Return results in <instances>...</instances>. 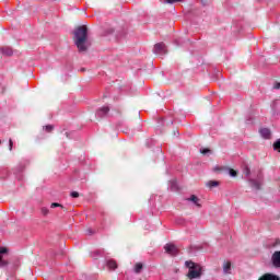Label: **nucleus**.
Returning a JSON list of instances; mask_svg holds the SVG:
<instances>
[{
	"label": "nucleus",
	"instance_id": "f257e3e1",
	"mask_svg": "<svg viewBox=\"0 0 280 280\" xmlns=\"http://www.w3.org/2000/svg\"><path fill=\"white\" fill-rule=\"evenodd\" d=\"M73 40L79 51H86L91 47L86 26H79L75 28Z\"/></svg>",
	"mask_w": 280,
	"mask_h": 280
},
{
	"label": "nucleus",
	"instance_id": "f03ea898",
	"mask_svg": "<svg viewBox=\"0 0 280 280\" xmlns=\"http://www.w3.org/2000/svg\"><path fill=\"white\" fill-rule=\"evenodd\" d=\"M186 268H188V273L187 277L190 280L194 279H200V277H202V266L191 261V260H187L185 262Z\"/></svg>",
	"mask_w": 280,
	"mask_h": 280
},
{
	"label": "nucleus",
	"instance_id": "7ed1b4c3",
	"mask_svg": "<svg viewBox=\"0 0 280 280\" xmlns=\"http://www.w3.org/2000/svg\"><path fill=\"white\" fill-rule=\"evenodd\" d=\"M153 54H156L158 56H163L167 54V48L165 47V44L163 43L155 44L153 48Z\"/></svg>",
	"mask_w": 280,
	"mask_h": 280
},
{
	"label": "nucleus",
	"instance_id": "20e7f679",
	"mask_svg": "<svg viewBox=\"0 0 280 280\" xmlns=\"http://www.w3.org/2000/svg\"><path fill=\"white\" fill-rule=\"evenodd\" d=\"M164 250L165 253H167V255H171L172 257H176V255H178V247H176V245L174 244H166L164 246Z\"/></svg>",
	"mask_w": 280,
	"mask_h": 280
},
{
	"label": "nucleus",
	"instance_id": "39448f33",
	"mask_svg": "<svg viewBox=\"0 0 280 280\" xmlns=\"http://www.w3.org/2000/svg\"><path fill=\"white\" fill-rule=\"evenodd\" d=\"M271 261H272L275 268H280V250L273 253V255L271 257Z\"/></svg>",
	"mask_w": 280,
	"mask_h": 280
},
{
	"label": "nucleus",
	"instance_id": "423d86ee",
	"mask_svg": "<svg viewBox=\"0 0 280 280\" xmlns=\"http://www.w3.org/2000/svg\"><path fill=\"white\" fill-rule=\"evenodd\" d=\"M186 200L188 202H192V205H195V207H202V205L200 203V198H198V196H196V195H191Z\"/></svg>",
	"mask_w": 280,
	"mask_h": 280
},
{
	"label": "nucleus",
	"instance_id": "0eeeda50",
	"mask_svg": "<svg viewBox=\"0 0 280 280\" xmlns=\"http://www.w3.org/2000/svg\"><path fill=\"white\" fill-rule=\"evenodd\" d=\"M260 136L262 137V139H270V137H272V133L270 132V129L262 128L260 129Z\"/></svg>",
	"mask_w": 280,
	"mask_h": 280
},
{
	"label": "nucleus",
	"instance_id": "6e6552de",
	"mask_svg": "<svg viewBox=\"0 0 280 280\" xmlns=\"http://www.w3.org/2000/svg\"><path fill=\"white\" fill-rule=\"evenodd\" d=\"M258 280H279V278L272 273H266L260 277Z\"/></svg>",
	"mask_w": 280,
	"mask_h": 280
},
{
	"label": "nucleus",
	"instance_id": "1a4fd4ad",
	"mask_svg": "<svg viewBox=\"0 0 280 280\" xmlns=\"http://www.w3.org/2000/svg\"><path fill=\"white\" fill-rule=\"evenodd\" d=\"M223 272L224 275H231V261H225L223 264Z\"/></svg>",
	"mask_w": 280,
	"mask_h": 280
},
{
	"label": "nucleus",
	"instance_id": "9d476101",
	"mask_svg": "<svg viewBox=\"0 0 280 280\" xmlns=\"http://www.w3.org/2000/svg\"><path fill=\"white\" fill-rule=\"evenodd\" d=\"M108 110H110L108 107L106 106L102 107L101 109L97 110L98 117H104V115H106Z\"/></svg>",
	"mask_w": 280,
	"mask_h": 280
},
{
	"label": "nucleus",
	"instance_id": "9b49d317",
	"mask_svg": "<svg viewBox=\"0 0 280 280\" xmlns=\"http://www.w3.org/2000/svg\"><path fill=\"white\" fill-rule=\"evenodd\" d=\"M107 268H109V270H115L117 268V262L115 260H108Z\"/></svg>",
	"mask_w": 280,
	"mask_h": 280
},
{
	"label": "nucleus",
	"instance_id": "f8f14e48",
	"mask_svg": "<svg viewBox=\"0 0 280 280\" xmlns=\"http://www.w3.org/2000/svg\"><path fill=\"white\" fill-rule=\"evenodd\" d=\"M141 270H143V264H141V262L136 264V266H135V272H136L137 275H139V272H141Z\"/></svg>",
	"mask_w": 280,
	"mask_h": 280
},
{
	"label": "nucleus",
	"instance_id": "ddd939ff",
	"mask_svg": "<svg viewBox=\"0 0 280 280\" xmlns=\"http://www.w3.org/2000/svg\"><path fill=\"white\" fill-rule=\"evenodd\" d=\"M273 150L280 153V139L273 142Z\"/></svg>",
	"mask_w": 280,
	"mask_h": 280
},
{
	"label": "nucleus",
	"instance_id": "4468645a",
	"mask_svg": "<svg viewBox=\"0 0 280 280\" xmlns=\"http://www.w3.org/2000/svg\"><path fill=\"white\" fill-rule=\"evenodd\" d=\"M252 187L254 189H261V184L257 180H252Z\"/></svg>",
	"mask_w": 280,
	"mask_h": 280
},
{
	"label": "nucleus",
	"instance_id": "2eb2a0df",
	"mask_svg": "<svg viewBox=\"0 0 280 280\" xmlns=\"http://www.w3.org/2000/svg\"><path fill=\"white\" fill-rule=\"evenodd\" d=\"M1 51L5 56H12V49H10V48H2Z\"/></svg>",
	"mask_w": 280,
	"mask_h": 280
},
{
	"label": "nucleus",
	"instance_id": "dca6fc26",
	"mask_svg": "<svg viewBox=\"0 0 280 280\" xmlns=\"http://www.w3.org/2000/svg\"><path fill=\"white\" fill-rule=\"evenodd\" d=\"M185 0H163V3H180Z\"/></svg>",
	"mask_w": 280,
	"mask_h": 280
},
{
	"label": "nucleus",
	"instance_id": "f3484780",
	"mask_svg": "<svg viewBox=\"0 0 280 280\" xmlns=\"http://www.w3.org/2000/svg\"><path fill=\"white\" fill-rule=\"evenodd\" d=\"M218 185H219V183L215 182V180H210V182H208V184H207L208 187H218Z\"/></svg>",
	"mask_w": 280,
	"mask_h": 280
},
{
	"label": "nucleus",
	"instance_id": "a211bd4d",
	"mask_svg": "<svg viewBox=\"0 0 280 280\" xmlns=\"http://www.w3.org/2000/svg\"><path fill=\"white\" fill-rule=\"evenodd\" d=\"M229 174L230 176H232L233 178H235V176H237V171L233 170V168H229Z\"/></svg>",
	"mask_w": 280,
	"mask_h": 280
},
{
	"label": "nucleus",
	"instance_id": "6ab92c4d",
	"mask_svg": "<svg viewBox=\"0 0 280 280\" xmlns=\"http://www.w3.org/2000/svg\"><path fill=\"white\" fill-rule=\"evenodd\" d=\"M42 215H49V209L48 208H42Z\"/></svg>",
	"mask_w": 280,
	"mask_h": 280
},
{
	"label": "nucleus",
	"instance_id": "aec40b11",
	"mask_svg": "<svg viewBox=\"0 0 280 280\" xmlns=\"http://www.w3.org/2000/svg\"><path fill=\"white\" fill-rule=\"evenodd\" d=\"M56 207H60L61 209H63L62 205H60V203H58V202H52V203L50 205V208H51V209H56Z\"/></svg>",
	"mask_w": 280,
	"mask_h": 280
},
{
	"label": "nucleus",
	"instance_id": "412c9836",
	"mask_svg": "<svg viewBox=\"0 0 280 280\" xmlns=\"http://www.w3.org/2000/svg\"><path fill=\"white\" fill-rule=\"evenodd\" d=\"M44 129L46 130V132H51L54 130V126L48 125V126H45Z\"/></svg>",
	"mask_w": 280,
	"mask_h": 280
},
{
	"label": "nucleus",
	"instance_id": "4be33fe9",
	"mask_svg": "<svg viewBox=\"0 0 280 280\" xmlns=\"http://www.w3.org/2000/svg\"><path fill=\"white\" fill-rule=\"evenodd\" d=\"M3 266H8V262L0 256V268H3Z\"/></svg>",
	"mask_w": 280,
	"mask_h": 280
},
{
	"label": "nucleus",
	"instance_id": "5701e85b",
	"mask_svg": "<svg viewBox=\"0 0 280 280\" xmlns=\"http://www.w3.org/2000/svg\"><path fill=\"white\" fill-rule=\"evenodd\" d=\"M71 197H72V198H80V192H78V191H72V192H71Z\"/></svg>",
	"mask_w": 280,
	"mask_h": 280
},
{
	"label": "nucleus",
	"instance_id": "b1692460",
	"mask_svg": "<svg viewBox=\"0 0 280 280\" xmlns=\"http://www.w3.org/2000/svg\"><path fill=\"white\" fill-rule=\"evenodd\" d=\"M14 145V142L12 141V139L9 140V150L10 152H12V148Z\"/></svg>",
	"mask_w": 280,
	"mask_h": 280
},
{
	"label": "nucleus",
	"instance_id": "393cba45",
	"mask_svg": "<svg viewBox=\"0 0 280 280\" xmlns=\"http://www.w3.org/2000/svg\"><path fill=\"white\" fill-rule=\"evenodd\" d=\"M5 253H8V248L1 247L0 248V255H5Z\"/></svg>",
	"mask_w": 280,
	"mask_h": 280
},
{
	"label": "nucleus",
	"instance_id": "a878e982",
	"mask_svg": "<svg viewBox=\"0 0 280 280\" xmlns=\"http://www.w3.org/2000/svg\"><path fill=\"white\" fill-rule=\"evenodd\" d=\"M200 152H201V154H209V152H211V150H209V149H201Z\"/></svg>",
	"mask_w": 280,
	"mask_h": 280
},
{
	"label": "nucleus",
	"instance_id": "bb28decb",
	"mask_svg": "<svg viewBox=\"0 0 280 280\" xmlns=\"http://www.w3.org/2000/svg\"><path fill=\"white\" fill-rule=\"evenodd\" d=\"M244 174L245 176H250V168L246 167Z\"/></svg>",
	"mask_w": 280,
	"mask_h": 280
},
{
	"label": "nucleus",
	"instance_id": "cd10ccee",
	"mask_svg": "<svg viewBox=\"0 0 280 280\" xmlns=\"http://www.w3.org/2000/svg\"><path fill=\"white\" fill-rule=\"evenodd\" d=\"M273 89L279 90L280 89V83L279 82L275 83Z\"/></svg>",
	"mask_w": 280,
	"mask_h": 280
},
{
	"label": "nucleus",
	"instance_id": "c85d7f7f",
	"mask_svg": "<svg viewBox=\"0 0 280 280\" xmlns=\"http://www.w3.org/2000/svg\"><path fill=\"white\" fill-rule=\"evenodd\" d=\"M220 167H214V172H219Z\"/></svg>",
	"mask_w": 280,
	"mask_h": 280
},
{
	"label": "nucleus",
	"instance_id": "c756f323",
	"mask_svg": "<svg viewBox=\"0 0 280 280\" xmlns=\"http://www.w3.org/2000/svg\"><path fill=\"white\" fill-rule=\"evenodd\" d=\"M0 143H1V140H0Z\"/></svg>",
	"mask_w": 280,
	"mask_h": 280
}]
</instances>
